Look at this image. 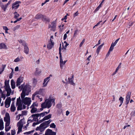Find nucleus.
I'll return each mask as SVG.
<instances>
[{"label":"nucleus","mask_w":135,"mask_h":135,"mask_svg":"<svg viewBox=\"0 0 135 135\" xmlns=\"http://www.w3.org/2000/svg\"><path fill=\"white\" fill-rule=\"evenodd\" d=\"M18 88L20 89V91L22 90V92L21 94V97L22 100L25 98L26 95H28L29 92L31 91V87L30 85H21L18 86Z\"/></svg>","instance_id":"f257e3e1"},{"label":"nucleus","mask_w":135,"mask_h":135,"mask_svg":"<svg viewBox=\"0 0 135 135\" xmlns=\"http://www.w3.org/2000/svg\"><path fill=\"white\" fill-rule=\"evenodd\" d=\"M55 100L54 99L51 98L50 97L48 99L45 100V101L41 104L42 108L40 109V110H42L43 108H50L51 107L53 103H54V105L55 104Z\"/></svg>","instance_id":"f03ea898"},{"label":"nucleus","mask_w":135,"mask_h":135,"mask_svg":"<svg viewBox=\"0 0 135 135\" xmlns=\"http://www.w3.org/2000/svg\"><path fill=\"white\" fill-rule=\"evenodd\" d=\"M44 89H40L36 91L32 95V100H34V98L35 96L37 94H41L44 95L43 93L44 92Z\"/></svg>","instance_id":"7ed1b4c3"},{"label":"nucleus","mask_w":135,"mask_h":135,"mask_svg":"<svg viewBox=\"0 0 135 135\" xmlns=\"http://www.w3.org/2000/svg\"><path fill=\"white\" fill-rule=\"evenodd\" d=\"M44 89H40L36 91L32 95V100H34V98L35 96L37 94H41L44 95L43 93L44 92Z\"/></svg>","instance_id":"20e7f679"},{"label":"nucleus","mask_w":135,"mask_h":135,"mask_svg":"<svg viewBox=\"0 0 135 135\" xmlns=\"http://www.w3.org/2000/svg\"><path fill=\"white\" fill-rule=\"evenodd\" d=\"M37 114L32 115L28 119V121L32 122L33 121L38 122Z\"/></svg>","instance_id":"39448f33"},{"label":"nucleus","mask_w":135,"mask_h":135,"mask_svg":"<svg viewBox=\"0 0 135 135\" xmlns=\"http://www.w3.org/2000/svg\"><path fill=\"white\" fill-rule=\"evenodd\" d=\"M61 44H60V46L59 48V54H60V68L61 69L63 68V67L65 65V64L64 63L62 59V56L61 53Z\"/></svg>","instance_id":"423d86ee"},{"label":"nucleus","mask_w":135,"mask_h":135,"mask_svg":"<svg viewBox=\"0 0 135 135\" xmlns=\"http://www.w3.org/2000/svg\"><path fill=\"white\" fill-rule=\"evenodd\" d=\"M23 120V119H21L17 123V126L18 127V130L17 132L18 134L19 133L22 131V128L23 125V123L22 122V121Z\"/></svg>","instance_id":"0eeeda50"},{"label":"nucleus","mask_w":135,"mask_h":135,"mask_svg":"<svg viewBox=\"0 0 135 135\" xmlns=\"http://www.w3.org/2000/svg\"><path fill=\"white\" fill-rule=\"evenodd\" d=\"M23 103L25 105H27L29 106L31 104V99L30 98L26 97L22 100Z\"/></svg>","instance_id":"6e6552de"},{"label":"nucleus","mask_w":135,"mask_h":135,"mask_svg":"<svg viewBox=\"0 0 135 135\" xmlns=\"http://www.w3.org/2000/svg\"><path fill=\"white\" fill-rule=\"evenodd\" d=\"M21 3V2L19 1L15 2L12 4V8L15 9H17L20 6L19 4H20Z\"/></svg>","instance_id":"1a4fd4ad"},{"label":"nucleus","mask_w":135,"mask_h":135,"mask_svg":"<svg viewBox=\"0 0 135 135\" xmlns=\"http://www.w3.org/2000/svg\"><path fill=\"white\" fill-rule=\"evenodd\" d=\"M56 26V23L55 22H52L51 25H49V28H50L51 30L54 31L55 29Z\"/></svg>","instance_id":"9d476101"},{"label":"nucleus","mask_w":135,"mask_h":135,"mask_svg":"<svg viewBox=\"0 0 135 135\" xmlns=\"http://www.w3.org/2000/svg\"><path fill=\"white\" fill-rule=\"evenodd\" d=\"M131 94V92L130 91L128 92L126 94V104H127L129 102L130 100Z\"/></svg>","instance_id":"9b49d317"},{"label":"nucleus","mask_w":135,"mask_h":135,"mask_svg":"<svg viewBox=\"0 0 135 135\" xmlns=\"http://www.w3.org/2000/svg\"><path fill=\"white\" fill-rule=\"evenodd\" d=\"M11 100V99L10 97L7 98L6 99L5 103V107L6 108H8L9 107Z\"/></svg>","instance_id":"f8f14e48"},{"label":"nucleus","mask_w":135,"mask_h":135,"mask_svg":"<svg viewBox=\"0 0 135 135\" xmlns=\"http://www.w3.org/2000/svg\"><path fill=\"white\" fill-rule=\"evenodd\" d=\"M54 44V43L51 40V39L50 41L49 42L47 45V48L49 50L51 49L53 47Z\"/></svg>","instance_id":"ddd939ff"},{"label":"nucleus","mask_w":135,"mask_h":135,"mask_svg":"<svg viewBox=\"0 0 135 135\" xmlns=\"http://www.w3.org/2000/svg\"><path fill=\"white\" fill-rule=\"evenodd\" d=\"M51 121L52 120L51 119H50L47 121H45L41 124V126H43L46 128Z\"/></svg>","instance_id":"4468645a"},{"label":"nucleus","mask_w":135,"mask_h":135,"mask_svg":"<svg viewBox=\"0 0 135 135\" xmlns=\"http://www.w3.org/2000/svg\"><path fill=\"white\" fill-rule=\"evenodd\" d=\"M46 133L47 135H56V132H53L52 130L49 129L47 130Z\"/></svg>","instance_id":"2eb2a0df"},{"label":"nucleus","mask_w":135,"mask_h":135,"mask_svg":"<svg viewBox=\"0 0 135 135\" xmlns=\"http://www.w3.org/2000/svg\"><path fill=\"white\" fill-rule=\"evenodd\" d=\"M52 76V75H50L48 77L44 79L43 84H47L50 80V78Z\"/></svg>","instance_id":"dca6fc26"},{"label":"nucleus","mask_w":135,"mask_h":135,"mask_svg":"<svg viewBox=\"0 0 135 135\" xmlns=\"http://www.w3.org/2000/svg\"><path fill=\"white\" fill-rule=\"evenodd\" d=\"M46 128L43 126H41V124L40 125L39 127H37L36 129V131H38L41 132H43Z\"/></svg>","instance_id":"f3484780"},{"label":"nucleus","mask_w":135,"mask_h":135,"mask_svg":"<svg viewBox=\"0 0 135 135\" xmlns=\"http://www.w3.org/2000/svg\"><path fill=\"white\" fill-rule=\"evenodd\" d=\"M24 46V52L26 54H28L29 52V49L27 46V45L26 43H24L23 44Z\"/></svg>","instance_id":"a211bd4d"},{"label":"nucleus","mask_w":135,"mask_h":135,"mask_svg":"<svg viewBox=\"0 0 135 135\" xmlns=\"http://www.w3.org/2000/svg\"><path fill=\"white\" fill-rule=\"evenodd\" d=\"M7 85L6 90L7 91V96H9L11 93V89L8 86L9 85Z\"/></svg>","instance_id":"6ab92c4d"},{"label":"nucleus","mask_w":135,"mask_h":135,"mask_svg":"<svg viewBox=\"0 0 135 135\" xmlns=\"http://www.w3.org/2000/svg\"><path fill=\"white\" fill-rule=\"evenodd\" d=\"M23 80V77L20 76L18 78L16 81V84H20L22 83Z\"/></svg>","instance_id":"aec40b11"},{"label":"nucleus","mask_w":135,"mask_h":135,"mask_svg":"<svg viewBox=\"0 0 135 135\" xmlns=\"http://www.w3.org/2000/svg\"><path fill=\"white\" fill-rule=\"evenodd\" d=\"M8 47L4 43H2L0 44V49H8Z\"/></svg>","instance_id":"412c9836"},{"label":"nucleus","mask_w":135,"mask_h":135,"mask_svg":"<svg viewBox=\"0 0 135 135\" xmlns=\"http://www.w3.org/2000/svg\"><path fill=\"white\" fill-rule=\"evenodd\" d=\"M74 76L72 75L71 76V78H68V81L67 82V83L68 84H73L74 83L73 82V79L74 78Z\"/></svg>","instance_id":"4be33fe9"},{"label":"nucleus","mask_w":135,"mask_h":135,"mask_svg":"<svg viewBox=\"0 0 135 135\" xmlns=\"http://www.w3.org/2000/svg\"><path fill=\"white\" fill-rule=\"evenodd\" d=\"M104 44L103 43L101 45H100L97 48L96 50V52L97 55H98L99 52L100 51L103 46Z\"/></svg>","instance_id":"5701e85b"},{"label":"nucleus","mask_w":135,"mask_h":135,"mask_svg":"<svg viewBox=\"0 0 135 135\" xmlns=\"http://www.w3.org/2000/svg\"><path fill=\"white\" fill-rule=\"evenodd\" d=\"M6 117L4 118V120L5 122L9 121L10 118L9 115L8 113H6Z\"/></svg>","instance_id":"b1692460"},{"label":"nucleus","mask_w":135,"mask_h":135,"mask_svg":"<svg viewBox=\"0 0 135 135\" xmlns=\"http://www.w3.org/2000/svg\"><path fill=\"white\" fill-rule=\"evenodd\" d=\"M51 114H49L48 115L45 116L42 119L40 120H42L43 122L44 120L49 119L50 118H51Z\"/></svg>","instance_id":"393cba45"},{"label":"nucleus","mask_w":135,"mask_h":135,"mask_svg":"<svg viewBox=\"0 0 135 135\" xmlns=\"http://www.w3.org/2000/svg\"><path fill=\"white\" fill-rule=\"evenodd\" d=\"M43 16L40 14H38L36 15L35 16V18L37 19H40L43 18Z\"/></svg>","instance_id":"a878e982"},{"label":"nucleus","mask_w":135,"mask_h":135,"mask_svg":"<svg viewBox=\"0 0 135 135\" xmlns=\"http://www.w3.org/2000/svg\"><path fill=\"white\" fill-rule=\"evenodd\" d=\"M4 128L3 123L2 120H0V130Z\"/></svg>","instance_id":"bb28decb"},{"label":"nucleus","mask_w":135,"mask_h":135,"mask_svg":"<svg viewBox=\"0 0 135 135\" xmlns=\"http://www.w3.org/2000/svg\"><path fill=\"white\" fill-rule=\"evenodd\" d=\"M16 105H22L20 97L17 99Z\"/></svg>","instance_id":"cd10ccee"},{"label":"nucleus","mask_w":135,"mask_h":135,"mask_svg":"<svg viewBox=\"0 0 135 135\" xmlns=\"http://www.w3.org/2000/svg\"><path fill=\"white\" fill-rule=\"evenodd\" d=\"M6 65H2V68L0 69V74H1L3 72L5 68Z\"/></svg>","instance_id":"c85d7f7f"},{"label":"nucleus","mask_w":135,"mask_h":135,"mask_svg":"<svg viewBox=\"0 0 135 135\" xmlns=\"http://www.w3.org/2000/svg\"><path fill=\"white\" fill-rule=\"evenodd\" d=\"M120 39V38H118V39H117L113 43L112 42L111 45L112 46H113V47H114L115 46L116 44L117 43L118 41Z\"/></svg>","instance_id":"c756f323"},{"label":"nucleus","mask_w":135,"mask_h":135,"mask_svg":"<svg viewBox=\"0 0 135 135\" xmlns=\"http://www.w3.org/2000/svg\"><path fill=\"white\" fill-rule=\"evenodd\" d=\"M50 112V110H49V112H45L42 113H41L39 114L40 115L41 117H43L44 116V115H45L46 114H47Z\"/></svg>","instance_id":"7c9ffc66"},{"label":"nucleus","mask_w":135,"mask_h":135,"mask_svg":"<svg viewBox=\"0 0 135 135\" xmlns=\"http://www.w3.org/2000/svg\"><path fill=\"white\" fill-rule=\"evenodd\" d=\"M8 6L6 4L5 5H2L1 6L2 8L3 9L4 11H5L6 8L8 7Z\"/></svg>","instance_id":"2f4dec72"},{"label":"nucleus","mask_w":135,"mask_h":135,"mask_svg":"<svg viewBox=\"0 0 135 135\" xmlns=\"http://www.w3.org/2000/svg\"><path fill=\"white\" fill-rule=\"evenodd\" d=\"M30 108H32L31 112L32 113H34L36 112L37 110V108L35 107H32Z\"/></svg>","instance_id":"473e14b6"},{"label":"nucleus","mask_w":135,"mask_h":135,"mask_svg":"<svg viewBox=\"0 0 135 135\" xmlns=\"http://www.w3.org/2000/svg\"><path fill=\"white\" fill-rule=\"evenodd\" d=\"M14 14L15 15L14 18L16 19H17L20 16L16 12H14Z\"/></svg>","instance_id":"72a5a7b5"},{"label":"nucleus","mask_w":135,"mask_h":135,"mask_svg":"<svg viewBox=\"0 0 135 135\" xmlns=\"http://www.w3.org/2000/svg\"><path fill=\"white\" fill-rule=\"evenodd\" d=\"M66 43H67L66 42V41H64V43L62 44V46H63V47L61 49V50H62L63 51H66V49H65V48H64V45L65 44H66Z\"/></svg>","instance_id":"f704fd0d"},{"label":"nucleus","mask_w":135,"mask_h":135,"mask_svg":"<svg viewBox=\"0 0 135 135\" xmlns=\"http://www.w3.org/2000/svg\"><path fill=\"white\" fill-rule=\"evenodd\" d=\"M42 122V120H40L38 122H36V123H34L33 124L32 126H35L36 125L40 123H41Z\"/></svg>","instance_id":"c9c22d12"},{"label":"nucleus","mask_w":135,"mask_h":135,"mask_svg":"<svg viewBox=\"0 0 135 135\" xmlns=\"http://www.w3.org/2000/svg\"><path fill=\"white\" fill-rule=\"evenodd\" d=\"M3 29L5 30V33H8V29L7 27L6 26H3Z\"/></svg>","instance_id":"e433bc0d"},{"label":"nucleus","mask_w":135,"mask_h":135,"mask_svg":"<svg viewBox=\"0 0 135 135\" xmlns=\"http://www.w3.org/2000/svg\"><path fill=\"white\" fill-rule=\"evenodd\" d=\"M20 27V26L19 25H17L15 27H14L12 29L13 30L15 31V30L18 29Z\"/></svg>","instance_id":"4c0bfd02"},{"label":"nucleus","mask_w":135,"mask_h":135,"mask_svg":"<svg viewBox=\"0 0 135 135\" xmlns=\"http://www.w3.org/2000/svg\"><path fill=\"white\" fill-rule=\"evenodd\" d=\"M16 109V107L15 106H11V111L14 112Z\"/></svg>","instance_id":"58836bf2"},{"label":"nucleus","mask_w":135,"mask_h":135,"mask_svg":"<svg viewBox=\"0 0 135 135\" xmlns=\"http://www.w3.org/2000/svg\"><path fill=\"white\" fill-rule=\"evenodd\" d=\"M50 127L51 128H55L56 127V125L54 123H51L50 125Z\"/></svg>","instance_id":"ea45409f"},{"label":"nucleus","mask_w":135,"mask_h":135,"mask_svg":"<svg viewBox=\"0 0 135 135\" xmlns=\"http://www.w3.org/2000/svg\"><path fill=\"white\" fill-rule=\"evenodd\" d=\"M29 122H30V121H28V122H27V124L26 125V126H25L24 127H23V129H24L25 130L27 129V128L28 126L29 123Z\"/></svg>","instance_id":"a19ab883"},{"label":"nucleus","mask_w":135,"mask_h":135,"mask_svg":"<svg viewBox=\"0 0 135 135\" xmlns=\"http://www.w3.org/2000/svg\"><path fill=\"white\" fill-rule=\"evenodd\" d=\"M121 63H120L119 65L116 68L115 70L116 71H118V70L121 68Z\"/></svg>","instance_id":"79ce46f5"},{"label":"nucleus","mask_w":135,"mask_h":135,"mask_svg":"<svg viewBox=\"0 0 135 135\" xmlns=\"http://www.w3.org/2000/svg\"><path fill=\"white\" fill-rule=\"evenodd\" d=\"M20 61V58H19V57H17L14 60V61L16 62H19Z\"/></svg>","instance_id":"37998d69"},{"label":"nucleus","mask_w":135,"mask_h":135,"mask_svg":"<svg viewBox=\"0 0 135 135\" xmlns=\"http://www.w3.org/2000/svg\"><path fill=\"white\" fill-rule=\"evenodd\" d=\"M41 73V71L39 70V69L37 68L36 69L35 73L37 74H39Z\"/></svg>","instance_id":"c03bdc74"},{"label":"nucleus","mask_w":135,"mask_h":135,"mask_svg":"<svg viewBox=\"0 0 135 135\" xmlns=\"http://www.w3.org/2000/svg\"><path fill=\"white\" fill-rule=\"evenodd\" d=\"M119 100L120 101V103L122 104L124 100L123 98H122V97H120L119 98Z\"/></svg>","instance_id":"a18cd8bd"},{"label":"nucleus","mask_w":135,"mask_h":135,"mask_svg":"<svg viewBox=\"0 0 135 135\" xmlns=\"http://www.w3.org/2000/svg\"><path fill=\"white\" fill-rule=\"evenodd\" d=\"M85 41V39H84L81 42V43H80V44L79 45L80 47L82 46L83 45V44L84 43Z\"/></svg>","instance_id":"49530a36"},{"label":"nucleus","mask_w":135,"mask_h":135,"mask_svg":"<svg viewBox=\"0 0 135 135\" xmlns=\"http://www.w3.org/2000/svg\"><path fill=\"white\" fill-rule=\"evenodd\" d=\"M38 105L37 104H36V103H34L31 106L30 108L35 107V106H37Z\"/></svg>","instance_id":"de8ad7c7"},{"label":"nucleus","mask_w":135,"mask_h":135,"mask_svg":"<svg viewBox=\"0 0 135 135\" xmlns=\"http://www.w3.org/2000/svg\"><path fill=\"white\" fill-rule=\"evenodd\" d=\"M22 116V115L20 114H19V115L17 116L16 118V120H18L20 119V117Z\"/></svg>","instance_id":"09e8293b"},{"label":"nucleus","mask_w":135,"mask_h":135,"mask_svg":"<svg viewBox=\"0 0 135 135\" xmlns=\"http://www.w3.org/2000/svg\"><path fill=\"white\" fill-rule=\"evenodd\" d=\"M17 105L18 106L17 108V110H21L22 109V105Z\"/></svg>","instance_id":"8fccbe9b"},{"label":"nucleus","mask_w":135,"mask_h":135,"mask_svg":"<svg viewBox=\"0 0 135 135\" xmlns=\"http://www.w3.org/2000/svg\"><path fill=\"white\" fill-rule=\"evenodd\" d=\"M11 127L9 126H5V130L6 131H9Z\"/></svg>","instance_id":"3c124183"},{"label":"nucleus","mask_w":135,"mask_h":135,"mask_svg":"<svg viewBox=\"0 0 135 135\" xmlns=\"http://www.w3.org/2000/svg\"><path fill=\"white\" fill-rule=\"evenodd\" d=\"M32 80L33 83L35 84H36L37 83V80L36 79L34 78Z\"/></svg>","instance_id":"603ef678"},{"label":"nucleus","mask_w":135,"mask_h":135,"mask_svg":"<svg viewBox=\"0 0 135 135\" xmlns=\"http://www.w3.org/2000/svg\"><path fill=\"white\" fill-rule=\"evenodd\" d=\"M131 115L132 116H135V110L131 112Z\"/></svg>","instance_id":"864d4df0"},{"label":"nucleus","mask_w":135,"mask_h":135,"mask_svg":"<svg viewBox=\"0 0 135 135\" xmlns=\"http://www.w3.org/2000/svg\"><path fill=\"white\" fill-rule=\"evenodd\" d=\"M34 131L32 130L31 131H29L28 132H26L24 133V134H30L31 133H33L34 132Z\"/></svg>","instance_id":"5fc2aeb1"},{"label":"nucleus","mask_w":135,"mask_h":135,"mask_svg":"<svg viewBox=\"0 0 135 135\" xmlns=\"http://www.w3.org/2000/svg\"><path fill=\"white\" fill-rule=\"evenodd\" d=\"M114 47H113V46H112L111 45V46L109 49V51H110V52H111L112 51L113 49H114Z\"/></svg>","instance_id":"6e6d98bb"},{"label":"nucleus","mask_w":135,"mask_h":135,"mask_svg":"<svg viewBox=\"0 0 135 135\" xmlns=\"http://www.w3.org/2000/svg\"><path fill=\"white\" fill-rule=\"evenodd\" d=\"M11 135H14L15 134V130H12L11 131Z\"/></svg>","instance_id":"4d7b16f0"},{"label":"nucleus","mask_w":135,"mask_h":135,"mask_svg":"<svg viewBox=\"0 0 135 135\" xmlns=\"http://www.w3.org/2000/svg\"><path fill=\"white\" fill-rule=\"evenodd\" d=\"M22 114H21L22 115V116L23 115H26V112L25 111H23L22 112Z\"/></svg>","instance_id":"13d9d810"},{"label":"nucleus","mask_w":135,"mask_h":135,"mask_svg":"<svg viewBox=\"0 0 135 135\" xmlns=\"http://www.w3.org/2000/svg\"><path fill=\"white\" fill-rule=\"evenodd\" d=\"M9 80H6L4 82V84H9Z\"/></svg>","instance_id":"bf43d9fd"},{"label":"nucleus","mask_w":135,"mask_h":135,"mask_svg":"<svg viewBox=\"0 0 135 135\" xmlns=\"http://www.w3.org/2000/svg\"><path fill=\"white\" fill-rule=\"evenodd\" d=\"M6 122V125H5V126H9V124H10V123H9V121H8V122Z\"/></svg>","instance_id":"052dcab7"},{"label":"nucleus","mask_w":135,"mask_h":135,"mask_svg":"<svg viewBox=\"0 0 135 135\" xmlns=\"http://www.w3.org/2000/svg\"><path fill=\"white\" fill-rule=\"evenodd\" d=\"M67 37V35L66 33H65L64 34V36L63 39L64 40H65Z\"/></svg>","instance_id":"680f3d73"},{"label":"nucleus","mask_w":135,"mask_h":135,"mask_svg":"<svg viewBox=\"0 0 135 135\" xmlns=\"http://www.w3.org/2000/svg\"><path fill=\"white\" fill-rule=\"evenodd\" d=\"M37 114V118L38 119V120L40 119L41 116L39 114Z\"/></svg>","instance_id":"e2e57ef3"},{"label":"nucleus","mask_w":135,"mask_h":135,"mask_svg":"<svg viewBox=\"0 0 135 135\" xmlns=\"http://www.w3.org/2000/svg\"><path fill=\"white\" fill-rule=\"evenodd\" d=\"M11 84H15L14 81L12 79L11 80Z\"/></svg>","instance_id":"0e129e2a"},{"label":"nucleus","mask_w":135,"mask_h":135,"mask_svg":"<svg viewBox=\"0 0 135 135\" xmlns=\"http://www.w3.org/2000/svg\"><path fill=\"white\" fill-rule=\"evenodd\" d=\"M18 41L20 43H22V44L24 43H25L22 40H18Z\"/></svg>","instance_id":"69168bd1"},{"label":"nucleus","mask_w":135,"mask_h":135,"mask_svg":"<svg viewBox=\"0 0 135 135\" xmlns=\"http://www.w3.org/2000/svg\"><path fill=\"white\" fill-rule=\"evenodd\" d=\"M78 31V30H76L75 31L74 33V35H77Z\"/></svg>","instance_id":"338daca9"},{"label":"nucleus","mask_w":135,"mask_h":135,"mask_svg":"<svg viewBox=\"0 0 135 135\" xmlns=\"http://www.w3.org/2000/svg\"><path fill=\"white\" fill-rule=\"evenodd\" d=\"M15 70L16 71H18V68L17 66L16 67L15 69Z\"/></svg>","instance_id":"774afa93"}]
</instances>
